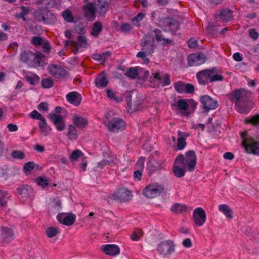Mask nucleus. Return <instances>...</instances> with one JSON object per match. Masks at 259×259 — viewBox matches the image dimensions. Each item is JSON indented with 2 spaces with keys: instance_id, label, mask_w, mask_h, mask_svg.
<instances>
[{
  "instance_id": "nucleus-10",
  "label": "nucleus",
  "mask_w": 259,
  "mask_h": 259,
  "mask_svg": "<svg viewBox=\"0 0 259 259\" xmlns=\"http://www.w3.org/2000/svg\"><path fill=\"white\" fill-rule=\"evenodd\" d=\"M193 220L196 226H202L206 221V214L205 210L200 207L195 208L193 212Z\"/></svg>"
},
{
  "instance_id": "nucleus-27",
  "label": "nucleus",
  "mask_w": 259,
  "mask_h": 259,
  "mask_svg": "<svg viewBox=\"0 0 259 259\" xmlns=\"http://www.w3.org/2000/svg\"><path fill=\"white\" fill-rule=\"evenodd\" d=\"M244 91L243 90H239L232 92L229 97V99L232 101L235 102V105L237 103H239L243 101L242 98H243Z\"/></svg>"
},
{
  "instance_id": "nucleus-42",
  "label": "nucleus",
  "mask_w": 259,
  "mask_h": 259,
  "mask_svg": "<svg viewBox=\"0 0 259 259\" xmlns=\"http://www.w3.org/2000/svg\"><path fill=\"white\" fill-rule=\"evenodd\" d=\"M149 75V72L146 69L139 67L137 78L142 81L146 80Z\"/></svg>"
},
{
  "instance_id": "nucleus-35",
  "label": "nucleus",
  "mask_w": 259,
  "mask_h": 259,
  "mask_svg": "<svg viewBox=\"0 0 259 259\" xmlns=\"http://www.w3.org/2000/svg\"><path fill=\"white\" fill-rule=\"evenodd\" d=\"M23 2L27 3H36L37 4H45L48 7H55L57 3L55 0H22Z\"/></svg>"
},
{
  "instance_id": "nucleus-20",
  "label": "nucleus",
  "mask_w": 259,
  "mask_h": 259,
  "mask_svg": "<svg viewBox=\"0 0 259 259\" xmlns=\"http://www.w3.org/2000/svg\"><path fill=\"white\" fill-rule=\"evenodd\" d=\"M101 250L107 255L116 256L120 253L119 247L115 244H105L101 246Z\"/></svg>"
},
{
  "instance_id": "nucleus-33",
  "label": "nucleus",
  "mask_w": 259,
  "mask_h": 259,
  "mask_svg": "<svg viewBox=\"0 0 259 259\" xmlns=\"http://www.w3.org/2000/svg\"><path fill=\"white\" fill-rule=\"evenodd\" d=\"M38 124L40 132L45 136H47L52 130L50 126H48L45 118L39 121Z\"/></svg>"
},
{
  "instance_id": "nucleus-63",
  "label": "nucleus",
  "mask_w": 259,
  "mask_h": 259,
  "mask_svg": "<svg viewBox=\"0 0 259 259\" xmlns=\"http://www.w3.org/2000/svg\"><path fill=\"white\" fill-rule=\"evenodd\" d=\"M198 41L194 38H190L188 41V45L190 48H194L197 46Z\"/></svg>"
},
{
  "instance_id": "nucleus-38",
  "label": "nucleus",
  "mask_w": 259,
  "mask_h": 259,
  "mask_svg": "<svg viewBox=\"0 0 259 259\" xmlns=\"http://www.w3.org/2000/svg\"><path fill=\"white\" fill-rule=\"evenodd\" d=\"M77 131L75 126L69 125L68 130L67 136L71 140H75L77 138Z\"/></svg>"
},
{
  "instance_id": "nucleus-32",
  "label": "nucleus",
  "mask_w": 259,
  "mask_h": 259,
  "mask_svg": "<svg viewBox=\"0 0 259 259\" xmlns=\"http://www.w3.org/2000/svg\"><path fill=\"white\" fill-rule=\"evenodd\" d=\"M25 78L31 85H35L39 80V77L37 75L29 72L26 74Z\"/></svg>"
},
{
  "instance_id": "nucleus-44",
  "label": "nucleus",
  "mask_w": 259,
  "mask_h": 259,
  "mask_svg": "<svg viewBox=\"0 0 259 259\" xmlns=\"http://www.w3.org/2000/svg\"><path fill=\"white\" fill-rule=\"evenodd\" d=\"M145 17V14L143 12H140L138 13L135 17H134L132 20L133 24L137 26H139L140 25V22L143 20V19Z\"/></svg>"
},
{
  "instance_id": "nucleus-17",
  "label": "nucleus",
  "mask_w": 259,
  "mask_h": 259,
  "mask_svg": "<svg viewBox=\"0 0 259 259\" xmlns=\"http://www.w3.org/2000/svg\"><path fill=\"white\" fill-rule=\"evenodd\" d=\"M125 126L124 122L119 118H113L108 123V128L112 132L123 130Z\"/></svg>"
},
{
  "instance_id": "nucleus-11",
  "label": "nucleus",
  "mask_w": 259,
  "mask_h": 259,
  "mask_svg": "<svg viewBox=\"0 0 259 259\" xmlns=\"http://www.w3.org/2000/svg\"><path fill=\"white\" fill-rule=\"evenodd\" d=\"M49 117L58 131L61 132L65 130L66 124L64 118L62 115L56 113H50Z\"/></svg>"
},
{
  "instance_id": "nucleus-12",
  "label": "nucleus",
  "mask_w": 259,
  "mask_h": 259,
  "mask_svg": "<svg viewBox=\"0 0 259 259\" xmlns=\"http://www.w3.org/2000/svg\"><path fill=\"white\" fill-rule=\"evenodd\" d=\"M48 70L52 76L56 78H63L67 74L66 71L63 67L56 64L49 65Z\"/></svg>"
},
{
  "instance_id": "nucleus-2",
  "label": "nucleus",
  "mask_w": 259,
  "mask_h": 259,
  "mask_svg": "<svg viewBox=\"0 0 259 259\" xmlns=\"http://www.w3.org/2000/svg\"><path fill=\"white\" fill-rule=\"evenodd\" d=\"M108 8V3L104 0H95L94 4L90 3L83 7L84 16L87 19L92 21L95 17V10L100 15L106 13Z\"/></svg>"
},
{
  "instance_id": "nucleus-52",
  "label": "nucleus",
  "mask_w": 259,
  "mask_h": 259,
  "mask_svg": "<svg viewBox=\"0 0 259 259\" xmlns=\"http://www.w3.org/2000/svg\"><path fill=\"white\" fill-rule=\"evenodd\" d=\"M143 232L142 230L138 229L134 231L131 236L133 241H137L140 240V237L142 236Z\"/></svg>"
},
{
  "instance_id": "nucleus-5",
  "label": "nucleus",
  "mask_w": 259,
  "mask_h": 259,
  "mask_svg": "<svg viewBox=\"0 0 259 259\" xmlns=\"http://www.w3.org/2000/svg\"><path fill=\"white\" fill-rule=\"evenodd\" d=\"M21 60L29 64H34L42 66L45 64V57L40 52L33 53L31 51L24 52L21 54Z\"/></svg>"
},
{
  "instance_id": "nucleus-26",
  "label": "nucleus",
  "mask_w": 259,
  "mask_h": 259,
  "mask_svg": "<svg viewBox=\"0 0 259 259\" xmlns=\"http://www.w3.org/2000/svg\"><path fill=\"white\" fill-rule=\"evenodd\" d=\"M73 124L78 128H83L88 124L87 120L77 114H74L72 117Z\"/></svg>"
},
{
  "instance_id": "nucleus-43",
  "label": "nucleus",
  "mask_w": 259,
  "mask_h": 259,
  "mask_svg": "<svg viewBox=\"0 0 259 259\" xmlns=\"http://www.w3.org/2000/svg\"><path fill=\"white\" fill-rule=\"evenodd\" d=\"M166 23H168L166 26H163V29L164 31H175L178 29L179 24L177 22H171L169 20H166Z\"/></svg>"
},
{
  "instance_id": "nucleus-25",
  "label": "nucleus",
  "mask_w": 259,
  "mask_h": 259,
  "mask_svg": "<svg viewBox=\"0 0 259 259\" xmlns=\"http://www.w3.org/2000/svg\"><path fill=\"white\" fill-rule=\"evenodd\" d=\"M178 140L177 142V148L179 150H182L185 148L186 146V139L189 137L188 133H183L179 131L178 132Z\"/></svg>"
},
{
  "instance_id": "nucleus-1",
  "label": "nucleus",
  "mask_w": 259,
  "mask_h": 259,
  "mask_svg": "<svg viewBox=\"0 0 259 259\" xmlns=\"http://www.w3.org/2000/svg\"><path fill=\"white\" fill-rule=\"evenodd\" d=\"M197 105V103L192 99H179L171 104L176 113L185 117H189L196 110Z\"/></svg>"
},
{
  "instance_id": "nucleus-23",
  "label": "nucleus",
  "mask_w": 259,
  "mask_h": 259,
  "mask_svg": "<svg viewBox=\"0 0 259 259\" xmlns=\"http://www.w3.org/2000/svg\"><path fill=\"white\" fill-rule=\"evenodd\" d=\"M131 197V191L124 188L119 189L115 193V198L121 201H128Z\"/></svg>"
},
{
  "instance_id": "nucleus-9",
  "label": "nucleus",
  "mask_w": 259,
  "mask_h": 259,
  "mask_svg": "<svg viewBox=\"0 0 259 259\" xmlns=\"http://www.w3.org/2000/svg\"><path fill=\"white\" fill-rule=\"evenodd\" d=\"M178 157H181L182 164L188 170L192 171L194 169L197 162L196 154L194 151H188L185 156L180 155Z\"/></svg>"
},
{
  "instance_id": "nucleus-57",
  "label": "nucleus",
  "mask_w": 259,
  "mask_h": 259,
  "mask_svg": "<svg viewBox=\"0 0 259 259\" xmlns=\"http://www.w3.org/2000/svg\"><path fill=\"white\" fill-rule=\"evenodd\" d=\"M145 158L144 157H140L136 163V168L137 169L143 170L144 168Z\"/></svg>"
},
{
  "instance_id": "nucleus-49",
  "label": "nucleus",
  "mask_w": 259,
  "mask_h": 259,
  "mask_svg": "<svg viewBox=\"0 0 259 259\" xmlns=\"http://www.w3.org/2000/svg\"><path fill=\"white\" fill-rule=\"evenodd\" d=\"M83 155L82 152L80 150L77 149L72 152L70 156V159L71 161H76Z\"/></svg>"
},
{
  "instance_id": "nucleus-39",
  "label": "nucleus",
  "mask_w": 259,
  "mask_h": 259,
  "mask_svg": "<svg viewBox=\"0 0 259 259\" xmlns=\"http://www.w3.org/2000/svg\"><path fill=\"white\" fill-rule=\"evenodd\" d=\"M220 18L224 21L227 22L232 18V11L228 9H224L220 12Z\"/></svg>"
},
{
  "instance_id": "nucleus-48",
  "label": "nucleus",
  "mask_w": 259,
  "mask_h": 259,
  "mask_svg": "<svg viewBox=\"0 0 259 259\" xmlns=\"http://www.w3.org/2000/svg\"><path fill=\"white\" fill-rule=\"evenodd\" d=\"M41 86L44 89H49L54 85L53 80L50 78L42 79L41 81Z\"/></svg>"
},
{
  "instance_id": "nucleus-53",
  "label": "nucleus",
  "mask_w": 259,
  "mask_h": 259,
  "mask_svg": "<svg viewBox=\"0 0 259 259\" xmlns=\"http://www.w3.org/2000/svg\"><path fill=\"white\" fill-rule=\"evenodd\" d=\"M21 9L22 12L20 14L17 15V17L21 18L23 21H26L25 16L29 13L30 9L29 7L22 6L21 7Z\"/></svg>"
},
{
  "instance_id": "nucleus-40",
  "label": "nucleus",
  "mask_w": 259,
  "mask_h": 259,
  "mask_svg": "<svg viewBox=\"0 0 259 259\" xmlns=\"http://www.w3.org/2000/svg\"><path fill=\"white\" fill-rule=\"evenodd\" d=\"M46 233L48 238H53L60 233V230L57 227H49L46 229Z\"/></svg>"
},
{
  "instance_id": "nucleus-19",
  "label": "nucleus",
  "mask_w": 259,
  "mask_h": 259,
  "mask_svg": "<svg viewBox=\"0 0 259 259\" xmlns=\"http://www.w3.org/2000/svg\"><path fill=\"white\" fill-rule=\"evenodd\" d=\"M181 157H177L175 161L174 166V173L176 176L179 178L184 176L187 168L182 165Z\"/></svg>"
},
{
  "instance_id": "nucleus-29",
  "label": "nucleus",
  "mask_w": 259,
  "mask_h": 259,
  "mask_svg": "<svg viewBox=\"0 0 259 259\" xmlns=\"http://www.w3.org/2000/svg\"><path fill=\"white\" fill-rule=\"evenodd\" d=\"M170 210L174 213H181L188 211V207L184 204L176 203L171 206Z\"/></svg>"
},
{
  "instance_id": "nucleus-55",
  "label": "nucleus",
  "mask_w": 259,
  "mask_h": 259,
  "mask_svg": "<svg viewBox=\"0 0 259 259\" xmlns=\"http://www.w3.org/2000/svg\"><path fill=\"white\" fill-rule=\"evenodd\" d=\"M7 193L6 192L0 190V206H5L7 204Z\"/></svg>"
},
{
  "instance_id": "nucleus-15",
  "label": "nucleus",
  "mask_w": 259,
  "mask_h": 259,
  "mask_svg": "<svg viewBox=\"0 0 259 259\" xmlns=\"http://www.w3.org/2000/svg\"><path fill=\"white\" fill-rule=\"evenodd\" d=\"M200 102L206 111L214 110L218 107V102L208 95L202 96L200 98Z\"/></svg>"
},
{
  "instance_id": "nucleus-54",
  "label": "nucleus",
  "mask_w": 259,
  "mask_h": 259,
  "mask_svg": "<svg viewBox=\"0 0 259 259\" xmlns=\"http://www.w3.org/2000/svg\"><path fill=\"white\" fill-rule=\"evenodd\" d=\"M77 45L80 47H87V40L85 36H80L77 38Z\"/></svg>"
},
{
  "instance_id": "nucleus-16",
  "label": "nucleus",
  "mask_w": 259,
  "mask_h": 259,
  "mask_svg": "<svg viewBox=\"0 0 259 259\" xmlns=\"http://www.w3.org/2000/svg\"><path fill=\"white\" fill-rule=\"evenodd\" d=\"M174 250V245L172 241L170 240L162 242L157 247L158 251L164 255L172 253Z\"/></svg>"
},
{
  "instance_id": "nucleus-56",
  "label": "nucleus",
  "mask_w": 259,
  "mask_h": 259,
  "mask_svg": "<svg viewBox=\"0 0 259 259\" xmlns=\"http://www.w3.org/2000/svg\"><path fill=\"white\" fill-rule=\"evenodd\" d=\"M30 116L32 119H38L39 121L44 119L45 118L36 110H33L30 113Z\"/></svg>"
},
{
  "instance_id": "nucleus-62",
  "label": "nucleus",
  "mask_w": 259,
  "mask_h": 259,
  "mask_svg": "<svg viewBox=\"0 0 259 259\" xmlns=\"http://www.w3.org/2000/svg\"><path fill=\"white\" fill-rule=\"evenodd\" d=\"M48 106L49 104L48 103L46 102H41L39 104L38 109L39 111L47 112L49 110Z\"/></svg>"
},
{
  "instance_id": "nucleus-64",
  "label": "nucleus",
  "mask_w": 259,
  "mask_h": 259,
  "mask_svg": "<svg viewBox=\"0 0 259 259\" xmlns=\"http://www.w3.org/2000/svg\"><path fill=\"white\" fill-rule=\"evenodd\" d=\"M143 170L137 169L134 175V179L137 181H140L141 179L142 172Z\"/></svg>"
},
{
  "instance_id": "nucleus-7",
  "label": "nucleus",
  "mask_w": 259,
  "mask_h": 259,
  "mask_svg": "<svg viewBox=\"0 0 259 259\" xmlns=\"http://www.w3.org/2000/svg\"><path fill=\"white\" fill-rule=\"evenodd\" d=\"M170 84V75L167 74H161L159 72L152 73L150 77V86L156 88L159 86L164 87Z\"/></svg>"
},
{
  "instance_id": "nucleus-46",
  "label": "nucleus",
  "mask_w": 259,
  "mask_h": 259,
  "mask_svg": "<svg viewBox=\"0 0 259 259\" xmlns=\"http://www.w3.org/2000/svg\"><path fill=\"white\" fill-rule=\"evenodd\" d=\"M35 182L38 186L45 188L48 186V180L46 177L39 176L36 179Z\"/></svg>"
},
{
  "instance_id": "nucleus-18",
  "label": "nucleus",
  "mask_w": 259,
  "mask_h": 259,
  "mask_svg": "<svg viewBox=\"0 0 259 259\" xmlns=\"http://www.w3.org/2000/svg\"><path fill=\"white\" fill-rule=\"evenodd\" d=\"M175 90L179 93H192L194 91V87L192 84L185 83L178 81L174 84Z\"/></svg>"
},
{
  "instance_id": "nucleus-14",
  "label": "nucleus",
  "mask_w": 259,
  "mask_h": 259,
  "mask_svg": "<svg viewBox=\"0 0 259 259\" xmlns=\"http://www.w3.org/2000/svg\"><path fill=\"white\" fill-rule=\"evenodd\" d=\"M57 220L66 226H71L76 220V215L73 213H60L57 215Z\"/></svg>"
},
{
  "instance_id": "nucleus-4",
  "label": "nucleus",
  "mask_w": 259,
  "mask_h": 259,
  "mask_svg": "<svg viewBox=\"0 0 259 259\" xmlns=\"http://www.w3.org/2000/svg\"><path fill=\"white\" fill-rule=\"evenodd\" d=\"M142 45V51L139 52L136 56L138 58H141L143 63L147 64L150 62L147 56L152 54L154 52V40L152 38L146 37L144 38Z\"/></svg>"
},
{
  "instance_id": "nucleus-3",
  "label": "nucleus",
  "mask_w": 259,
  "mask_h": 259,
  "mask_svg": "<svg viewBox=\"0 0 259 259\" xmlns=\"http://www.w3.org/2000/svg\"><path fill=\"white\" fill-rule=\"evenodd\" d=\"M197 78L200 84L205 85L208 82H213L217 81H222L223 77L217 72L214 68L205 69L197 73Z\"/></svg>"
},
{
  "instance_id": "nucleus-58",
  "label": "nucleus",
  "mask_w": 259,
  "mask_h": 259,
  "mask_svg": "<svg viewBox=\"0 0 259 259\" xmlns=\"http://www.w3.org/2000/svg\"><path fill=\"white\" fill-rule=\"evenodd\" d=\"M31 42L35 46H40L43 44L44 39L39 36H34L32 38Z\"/></svg>"
},
{
  "instance_id": "nucleus-51",
  "label": "nucleus",
  "mask_w": 259,
  "mask_h": 259,
  "mask_svg": "<svg viewBox=\"0 0 259 259\" xmlns=\"http://www.w3.org/2000/svg\"><path fill=\"white\" fill-rule=\"evenodd\" d=\"M62 16L64 19L68 22L73 21V17L70 11L68 10H66L62 13Z\"/></svg>"
},
{
  "instance_id": "nucleus-28",
  "label": "nucleus",
  "mask_w": 259,
  "mask_h": 259,
  "mask_svg": "<svg viewBox=\"0 0 259 259\" xmlns=\"http://www.w3.org/2000/svg\"><path fill=\"white\" fill-rule=\"evenodd\" d=\"M218 209L227 219H231L233 218L232 210L226 204H222L218 205Z\"/></svg>"
},
{
  "instance_id": "nucleus-24",
  "label": "nucleus",
  "mask_w": 259,
  "mask_h": 259,
  "mask_svg": "<svg viewBox=\"0 0 259 259\" xmlns=\"http://www.w3.org/2000/svg\"><path fill=\"white\" fill-rule=\"evenodd\" d=\"M66 98L69 103L76 106L79 105L82 99L81 95L76 92H71L68 93Z\"/></svg>"
},
{
  "instance_id": "nucleus-37",
  "label": "nucleus",
  "mask_w": 259,
  "mask_h": 259,
  "mask_svg": "<svg viewBox=\"0 0 259 259\" xmlns=\"http://www.w3.org/2000/svg\"><path fill=\"white\" fill-rule=\"evenodd\" d=\"M139 69V66L130 67L124 74L126 76L132 79H137Z\"/></svg>"
},
{
  "instance_id": "nucleus-31",
  "label": "nucleus",
  "mask_w": 259,
  "mask_h": 259,
  "mask_svg": "<svg viewBox=\"0 0 259 259\" xmlns=\"http://www.w3.org/2000/svg\"><path fill=\"white\" fill-rule=\"evenodd\" d=\"M1 231L4 241L8 242L14 238V234L11 229L2 227L1 228Z\"/></svg>"
},
{
  "instance_id": "nucleus-30",
  "label": "nucleus",
  "mask_w": 259,
  "mask_h": 259,
  "mask_svg": "<svg viewBox=\"0 0 259 259\" xmlns=\"http://www.w3.org/2000/svg\"><path fill=\"white\" fill-rule=\"evenodd\" d=\"M49 207L51 211L54 212L61 210L62 205L60 200L58 198L53 199L50 202Z\"/></svg>"
},
{
  "instance_id": "nucleus-50",
  "label": "nucleus",
  "mask_w": 259,
  "mask_h": 259,
  "mask_svg": "<svg viewBox=\"0 0 259 259\" xmlns=\"http://www.w3.org/2000/svg\"><path fill=\"white\" fill-rule=\"evenodd\" d=\"M246 123H249L259 127V115H256L245 120Z\"/></svg>"
},
{
  "instance_id": "nucleus-47",
  "label": "nucleus",
  "mask_w": 259,
  "mask_h": 259,
  "mask_svg": "<svg viewBox=\"0 0 259 259\" xmlns=\"http://www.w3.org/2000/svg\"><path fill=\"white\" fill-rule=\"evenodd\" d=\"M102 30V25L99 22H96L92 28L91 34L94 36H97Z\"/></svg>"
},
{
  "instance_id": "nucleus-61",
  "label": "nucleus",
  "mask_w": 259,
  "mask_h": 259,
  "mask_svg": "<svg viewBox=\"0 0 259 259\" xmlns=\"http://www.w3.org/2000/svg\"><path fill=\"white\" fill-rule=\"evenodd\" d=\"M132 29L131 25L128 23H123L121 26V31L125 33L130 32Z\"/></svg>"
},
{
  "instance_id": "nucleus-59",
  "label": "nucleus",
  "mask_w": 259,
  "mask_h": 259,
  "mask_svg": "<svg viewBox=\"0 0 259 259\" xmlns=\"http://www.w3.org/2000/svg\"><path fill=\"white\" fill-rule=\"evenodd\" d=\"M12 156L14 158L22 159L24 158V154L20 151H14L12 153Z\"/></svg>"
},
{
  "instance_id": "nucleus-41",
  "label": "nucleus",
  "mask_w": 259,
  "mask_h": 259,
  "mask_svg": "<svg viewBox=\"0 0 259 259\" xmlns=\"http://www.w3.org/2000/svg\"><path fill=\"white\" fill-rule=\"evenodd\" d=\"M156 38L157 41L161 45L165 46L171 42V40L163 37L161 32L155 31Z\"/></svg>"
},
{
  "instance_id": "nucleus-8",
  "label": "nucleus",
  "mask_w": 259,
  "mask_h": 259,
  "mask_svg": "<svg viewBox=\"0 0 259 259\" xmlns=\"http://www.w3.org/2000/svg\"><path fill=\"white\" fill-rule=\"evenodd\" d=\"M163 191V185L158 183H153L149 185L144 189L143 194L148 198H153L160 195Z\"/></svg>"
},
{
  "instance_id": "nucleus-22",
  "label": "nucleus",
  "mask_w": 259,
  "mask_h": 259,
  "mask_svg": "<svg viewBox=\"0 0 259 259\" xmlns=\"http://www.w3.org/2000/svg\"><path fill=\"white\" fill-rule=\"evenodd\" d=\"M236 109L238 112L242 114H247L253 108V104L250 101H243L239 103H237Z\"/></svg>"
},
{
  "instance_id": "nucleus-34",
  "label": "nucleus",
  "mask_w": 259,
  "mask_h": 259,
  "mask_svg": "<svg viewBox=\"0 0 259 259\" xmlns=\"http://www.w3.org/2000/svg\"><path fill=\"white\" fill-rule=\"evenodd\" d=\"M96 85L98 88H103L107 85V80L104 73L100 74L95 79Z\"/></svg>"
},
{
  "instance_id": "nucleus-36",
  "label": "nucleus",
  "mask_w": 259,
  "mask_h": 259,
  "mask_svg": "<svg viewBox=\"0 0 259 259\" xmlns=\"http://www.w3.org/2000/svg\"><path fill=\"white\" fill-rule=\"evenodd\" d=\"M17 191L22 197H27L32 192V189L29 186H21L18 188Z\"/></svg>"
},
{
  "instance_id": "nucleus-6",
  "label": "nucleus",
  "mask_w": 259,
  "mask_h": 259,
  "mask_svg": "<svg viewBox=\"0 0 259 259\" xmlns=\"http://www.w3.org/2000/svg\"><path fill=\"white\" fill-rule=\"evenodd\" d=\"M242 139V146L245 151L249 154H259V141L248 136L247 132L241 134Z\"/></svg>"
},
{
  "instance_id": "nucleus-45",
  "label": "nucleus",
  "mask_w": 259,
  "mask_h": 259,
  "mask_svg": "<svg viewBox=\"0 0 259 259\" xmlns=\"http://www.w3.org/2000/svg\"><path fill=\"white\" fill-rule=\"evenodd\" d=\"M117 160L115 158L109 159V160H103L101 162L98 163V166L99 167L103 168L107 164H109L111 166H113V165L117 163Z\"/></svg>"
},
{
  "instance_id": "nucleus-60",
  "label": "nucleus",
  "mask_w": 259,
  "mask_h": 259,
  "mask_svg": "<svg viewBox=\"0 0 259 259\" xmlns=\"http://www.w3.org/2000/svg\"><path fill=\"white\" fill-rule=\"evenodd\" d=\"M34 164L33 162H28L25 164L23 167V170L24 171H29L33 169Z\"/></svg>"
},
{
  "instance_id": "nucleus-21",
  "label": "nucleus",
  "mask_w": 259,
  "mask_h": 259,
  "mask_svg": "<svg viewBox=\"0 0 259 259\" xmlns=\"http://www.w3.org/2000/svg\"><path fill=\"white\" fill-rule=\"evenodd\" d=\"M34 16L39 20L47 23V20L50 15L54 16L48 10V8H43L35 11L34 13Z\"/></svg>"
},
{
  "instance_id": "nucleus-13",
  "label": "nucleus",
  "mask_w": 259,
  "mask_h": 259,
  "mask_svg": "<svg viewBox=\"0 0 259 259\" xmlns=\"http://www.w3.org/2000/svg\"><path fill=\"white\" fill-rule=\"evenodd\" d=\"M187 60L190 66H199L204 63L205 57L200 53H194L189 55Z\"/></svg>"
}]
</instances>
